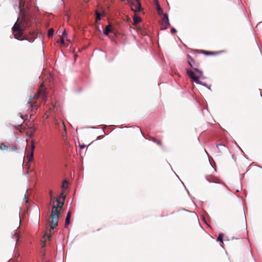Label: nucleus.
Returning <instances> with one entry per match:
<instances>
[{"label":"nucleus","instance_id":"1","mask_svg":"<svg viewBox=\"0 0 262 262\" xmlns=\"http://www.w3.org/2000/svg\"><path fill=\"white\" fill-rule=\"evenodd\" d=\"M19 9L20 15L12 28L13 34L16 39L19 40L26 39L31 42L34 40V37H32V39L26 36L23 37L24 30L30 26V20L29 18L26 16L21 4H20Z\"/></svg>","mask_w":262,"mask_h":262},{"label":"nucleus","instance_id":"2","mask_svg":"<svg viewBox=\"0 0 262 262\" xmlns=\"http://www.w3.org/2000/svg\"><path fill=\"white\" fill-rule=\"evenodd\" d=\"M187 60L188 63L192 68V70H186L187 75L196 83L206 86V83L199 80V78L203 75V72L199 69V63L195 61L189 55H187Z\"/></svg>","mask_w":262,"mask_h":262},{"label":"nucleus","instance_id":"3","mask_svg":"<svg viewBox=\"0 0 262 262\" xmlns=\"http://www.w3.org/2000/svg\"><path fill=\"white\" fill-rule=\"evenodd\" d=\"M39 98H41L43 101H46L47 99V88L45 87L44 83H42L37 91V93L33 96L30 97L27 104V112L30 110L31 112L36 111L40 106L38 102Z\"/></svg>","mask_w":262,"mask_h":262},{"label":"nucleus","instance_id":"4","mask_svg":"<svg viewBox=\"0 0 262 262\" xmlns=\"http://www.w3.org/2000/svg\"><path fill=\"white\" fill-rule=\"evenodd\" d=\"M53 206L52 208V211L50 217L51 221H49L50 230H53L57 225L59 217V209H61L63 207L64 201H60L58 199L54 198Z\"/></svg>","mask_w":262,"mask_h":262},{"label":"nucleus","instance_id":"5","mask_svg":"<svg viewBox=\"0 0 262 262\" xmlns=\"http://www.w3.org/2000/svg\"><path fill=\"white\" fill-rule=\"evenodd\" d=\"M25 117H27V114L24 115L21 113H19V116L14 118L13 121L14 125L17 128L20 127L24 122Z\"/></svg>","mask_w":262,"mask_h":262},{"label":"nucleus","instance_id":"6","mask_svg":"<svg viewBox=\"0 0 262 262\" xmlns=\"http://www.w3.org/2000/svg\"><path fill=\"white\" fill-rule=\"evenodd\" d=\"M161 29L165 30L167 29L170 25L169 23L168 15L166 13L163 15V17L161 20Z\"/></svg>","mask_w":262,"mask_h":262},{"label":"nucleus","instance_id":"7","mask_svg":"<svg viewBox=\"0 0 262 262\" xmlns=\"http://www.w3.org/2000/svg\"><path fill=\"white\" fill-rule=\"evenodd\" d=\"M35 148V146L34 144V141H32L31 144L30 151V153L27 156V158L28 160V162H31L33 161V160L34 151Z\"/></svg>","mask_w":262,"mask_h":262},{"label":"nucleus","instance_id":"8","mask_svg":"<svg viewBox=\"0 0 262 262\" xmlns=\"http://www.w3.org/2000/svg\"><path fill=\"white\" fill-rule=\"evenodd\" d=\"M131 9L135 12L139 11L141 10V4L139 0H135L131 5Z\"/></svg>","mask_w":262,"mask_h":262},{"label":"nucleus","instance_id":"9","mask_svg":"<svg viewBox=\"0 0 262 262\" xmlns=\"http://www.w3.org/2000/svg\"><path fill=\"white\" fill-rule=\"evenodd\" d=\"M224 52V51H217V52H209V51H204V50L200 51V52L203 53V54H204L205 55H215L223 53Z\"/></svg>","mask_w":262,"mask_h":262},{"label":"nucleus","instance_id":"10","mask_svg":"<svg viewBox=\"0 0 262 262\" xmlns=\"http://www.w3.org/2000/svg\"><path fill=\"white\" fill-rule=\"evenodd\" d=\"M207 180L209 182L218 183L219 179L214 176L211 175H207L206 177Z\"/></svg>","mask_w":262,"mask_h":262},{"label":"nucleus","instance_id":"11","mask_svg":"<svg viewBox=\"0 0 262 262\" xmlns=\"http://www.w3.org/2000/svg\"><path fill=\"white\" fill-rule=\"evenodd\" d=\"M150 141L156 143L159 146H162V142L161 140H158L153 137H150L149 139Z\"/></svg>","mask_w":262,"mask_h":262},{"label":"nucleus","instance_id":"12","mask_svg":"<svg viewBox=\"0 0 262 262\" xmlns=\"http://www.w3.org/2000/svg\"><path fill=\"white\" fill-rule=\"evenodd\" d=\"M71 211H69L68 212V214L66 216V222H65V227H66L67 226H68L70 223V217H71Z\"/></svg>","mask_w":262,"mask_h":262},{"label":"nucleus","instance_id":"13","mask_svg":"<svg viewBox=\"0 0 262 262\" xmlns=\"http://www.w3.org/2000/svg\"><path fill=\"white\" fill-rule=\"evenodd\" d=\"M111 28H112V26L111 25H108L107 26H106V27L105 28L104 31H103L104 34L105 35H108L109 33L112 32Z\"/></svg>","mask_w":262,"mask_h":262},{"label":"nucleus","instance_id":"14","mask_svg":"<svg viewBox=\"0 0 262 262\" xmlns=\"http://www.w3.org/2000/svg\"><path fill=\"white\" fill-rule=\"evenodd\" d=\"M133 20H134L133 24L136 26L138 23H139L140 21H141V19L140 17L135 15L134 16Z\"/></svg>","mask_w":262,"mask_h":262},{"label":"nucleus","instance_id":"15","mask_svg":"<svg viewBox=\"0 0 262 262\" xmlns=\"http://www.w3.org/2000/svg\"><path fill=\"white\" fill-rule=\"evenodd\" d=\"M14 237L16 238V243L18 242L19 238V232L18 231H16L15 232Z\"/></svg>","mask_w":262,"mask_h":262},{"label":"nucleus","instance_id":"16","mask_svg":"<svg viewBox=\"0 0 262 262\" xmlns=\"http://www.w3.org/2000/svg\"><path fill=\"white\" fill-rule=\"evenodd\" d=\"M68 182L67 180L63 181L62 185V188L63 189H66L68 188Z\"/></svg>","mask_w":262,"mask_h":262},{"label":"nucleus","instance_id":"17","mask_svg":"<svg viewBox=\"0 0 262 262\" xmlns=\"http://www.w3.org/2000/svg\"><path fill=\"white\" fill-rule=\"evenodd\" d=\"M8 148V146L4 144V143L0 144V149L1 150H6Z\"/></svg>","mask_w":262,"mask_h":262},{"label":"nucleus","instance_id":"18","mask_svg":"<svg viewBox=\"0 0 262 262\" xmlns=\"http://www.w3.org/2000/svg\"><path fill=\"white\" fill-rule=\"evenodd\" d=\"M54 33V29L53 28H50L48 32V35L50 37L52 36Z\"/></svg>","mask_w":262,"mask_h":262},{"label":"nucleus","instance_id":"19","mask_svg":"<svg viewBox=\"0 0 262 262\" xmlns=\"http://www.w3.org/2000/svg\"><path fill=\"white\" fill-rule=\"evenodd\" d=\"M223 234H222V233L219 234V235L217 237V241H220L222 243H223Z\"/></svg>","mask_w":262,"mask_h":262},{"label":"nucleus","instance_id":"20","mask_svg":"<svg viewBox=\"0 0 262 262\" xmlns=\"http://www.w3.org/2000/svg\"><path fill=\"white\" fill-rule=\"evenodd\" d=\"M157 11L159 14H161L163 12V10L159 4H157Z\"/></svg>","mask_w":262,"mask_h":262},{"label":"nucleus","instance_id":"21","mask_svg":"<svg viewBox=\"0 0 262 262\" xmlns=\"http://www.w3.org/2000/svg\"><path fill=\"white\" fill-rule=\"evenodd\" d=\"M96 20H99L101 19V14L99 12H96Z\"/></svg>","mask_w":262,"mask_h":262},{"label":"nucleus","instance_id":"22","mask_svg":"<svg viewBox=\"0 0 262 262\" xmlns=\"http://www.w3.org/2000/svg\"><path fill=\"white\" fill-rule=\"evenodd\" d=\"M61 38H64V39L67 38V33L66 31V30H64V31L63 32Z\"/></svg>","mask_w":262,"mask_h":262},{"label":"nucleus","instance_id":"23","mask_svg":"<svg viewBox=\"0 0 262 262\" xmlns=\"http://www.w3.org/2000/svg\"><path fill=\"white\" fill-rule=\"evenodd\" d=\"M59 199H62V201H64L66 199V195L63 192L61 193L59 196Z\"/></svg>","mask_w":262,"mask_h":262},{"label":"nucleus","instance_id":"24","mask_svg":"<svg viewBox=\"0 0 262 262\" xmlns=\"http://www.w3.org/2000/svg\"><path fill=\"white\" fill-rule=\"evenodd\" d=\"M60 43L63 45H65V43H64V38H62L61 37L60 39V41H59Z\"/></svg>","mask_w":262,"mask_h":262},{"label":"nucleus","instance_id":"25","mask_svg":"<svg viewBox=\"0 0 262 262\" xmlns=\"http://www.w3.org/2000/svg\"><path fill=\"white\" fill-rule=\"evenodd\" d=\"M24 199L26 200V203H28V197L27 196V195L26 194H25V196H24Z\"/></svg>","mask_w":262,"mask_h":262},{"label":"nucleus","instance_id":"26","mask_svg":"<svg viewBox=\"0 0 262 262\" xmlns=\"http://www.w3.org/2000/svg\"><path fill=\"white\" fill-rule=\"evenodd\" d=\"M15 256V257H16V258L18 257L19 256V253H16L15 254V256Z\"/></svg>","mask_w":262,"mask_h":262},{"label":"nucleus","instance_id":"27","mask_svg":"<svg viewBox=\"0 0 262 262\" xmlns=\"http://www.w3.org/2000/svg\"><path fill=\"white\" fill-rule=\"evenodd\" d=\"M62 126H63V127L64 128V130H66V126H65V124H64V123L63 122H62Z\"/></svg>","mask_w":262,"mask_h":262},{"label":"nucleus","instance_id":"28","mask_svg":"<svg viewBox=\"0 0 262 262\" xmlns=\"http://www.w3.org/2000/svg\"><path fill=\"white\" fill-rule=\"evenodd\" d=\"M176 31V30L174 28H172V29H171V32L172 33H173V32H175Z\"/></svg>","mask_w":262,"mask_h":262},{"label":"nucleus","instance_id":"29","mask_svg":"<svg viewBox=\"0 0 262 262\" xmlns=\"http://www.w3.org/2000/svg\"><path fill=\"white\" fill-rule=\"evenodd\" d=\"M223 146V145H221V144H217V147L218 149H220V146Z\"/></svg>","mask_w":262,"mask_h":262},{"label":"nucleus","instance_id":"30","mask_svg":"<svg viewBox=\"0 0 262 262\" xmlns=\"http://www.w3.org/2000/svg\"><path fill=\"white\" fill-rule=\"evenodd\" d=\"M50 197H52V190H50Z\"/></svg>","mask_w":262,"mask_h":262},{"label":"nucleus","instance_id":"31","mask_svg":"<svg viewBox=\"0 0 262 262\" xmlns=\"http://www.w3.org/2000/svg\"><path fill=\"white\" fill-rule=\"evenodd\" d=\"M24 110H25V108H24V110H22V113H21L22 114L24 113Z\"/></svg>","mask_w":262,"mask_h":262},{"label":"nucleus","instance_id":"32","mask_svg":"<svg viewBox=\"0 0 262 262\" xmlns=\"http://www.w3.org/2000/svg\"><path fill=\"white\" fill-rule=\"evenodd\" d=\"M45 246V243H43V245H42V247H44Z\"/></svg>","mask_w":262,"mask_h":262},{"label":"nucleus","instance_id":"33","mask_svg":"<svg viewBox=\"0 0 262 262\" xmlns=\"http://www.w3.org/2000/svg\"><path fill=\"white\" fill-rule=\"evenodd\" d=\"M81 148H82V147H84V146L82 145V146H81Z\"/></svg>","mask_w":262,"mask_h":262},{"label":"nucleus","instance_id":"34","mask_svg":"<svg viewBox=\"0 0 262 262\" xmlns=\"http://www.w3.org/2000/svg\"><path fill=\"white\" fill-rule=\"evenodd\" d=\"M81 148H82V147H84V146L82 145V146H81Z\"/></svg>","mask_w":262,"mask_h":262},{"label":"nucleus","instance_id":"35","mask_svg":"<svg viewBox=\"0 0 262 262\" xmlns=\"http://www.w3.org/2000/svg\"><path fill=\"white\" fill-rule=\"evenodd\" d=\"M53 107L54 108L55 107V105H53Z\"/></svg>","mask_w":262,"mask_h":262},{"label":"nucleus","instance_id":"36","mask_svg":"<svg viewBox=\"0 0 262 262\" xmlns=\"http://www.w3.org/2000/svg\"><path fill=\"white\" fill-rule=\"evenodd\" d=\"M51 199H53V196H52V197H51Z\"/></svg>","mask_w":262,"mask_h":262}]
</instances>
